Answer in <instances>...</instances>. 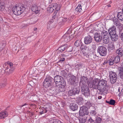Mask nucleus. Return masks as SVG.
Wrapping results in <instances>:
<instances>
[{"mask_svg": "<svg viewBox=\"0 0 123 123\" xmlns=\"http://www.w3.org/2000/svg\"><path fill=\"white\" fill-rule=\"evenodd\" d=\"M72 50V47H69L68 48L67 51L68 52H71Z\"/></svg>", "mask_w": 123, "mask_h": 123, "instance_id": "603ef678", "label": "nucleus"}, {"mask_svg": "<svg viewBox=\"0 0 123 123\" xmlns=\"http://www.w3.org/2000/svg\"><path fill=\"white\" fill-rule=\"evenodd\" d=\"M7 63L8 66L10 67V68H13V65L12 63L10 62H7Z\"/></svg>", "mask_w": 123, "mask_h": 123, "instance_id": "8fccbe9b", "label": "nucleus"}, {"mask_svg": "<svg viewBox=\"0 0 123 123\" xmlns=\"http://www.w3.org/2000/svg\"><path fill=\"white\" fill-rule=\"evenodd\" d=\"M68 93L69 95L70 96L75 95L73 89L72 90H69L68 91Z\"/></svg>", "mask_w": 123, "mask_h": 123, "instance_id": "e433bc0d", "label": "nucleus"}, {"mask_svg": "<svg viewBox=\"0 0 123 123\" xmlns=\"http://www.w3.org/2000/svg\"><path fill=\"white\" fill-rule=\"evenodd\" d=\"M84 43L88 44L92 42V38L89 35L84 37Z\"/></svg>", "mask_w": 123, "mask_h": 123, "instance_id": "4468645a", "label": "nucleus"}, {"mask_svg": "<svg viewBox=\"0 0 123 123\" xmlns=\"http://www.w3.org/2000/svg\"><path fill=\"white\" fill-rule=\"evenodd\" d=\"M110 65H112L114 64V57H111L107 61Z\"/></svg>", "mask_w": 123, "mask_h": 123, "instance_id": "cd10ccee", "label": "nucleus"}, {"mask_svg": "<svg viewBox=\"0 0 123 123\" xmlns=\"http://www.w3.org/2000/svg\"><path fill=\"white\" fill-rule=\"evenodd\" d=\"M99 91L101 92L106 93L107 92V81L104 80H100L99 79Z\"/></svg>", "mask_w": 123, "mask_h": 123, "instance_id": "f03ea898", "label": "nucleus"}, {"mask_svg": "<svg viewBox=\"0 0 123 123\" xmlns=\"http://www.w3.org/2000/svg\"><path fill=\"white\" fill-rule=\"evenodd\" d=\"M6 85V83L5 82H1L0 83V88L5 87Z\"/></svg>", "mask_w": 123, "mask_h": 123, "instance_id": "de8ad7c7", "label": "nucleus"}, {"mask_svg": "<svg viewBox=\"0 0 123 123\" xmlns=\"http://www.w3.org/2000/svg\"><path fill=\"white\" fill-rule=\"evenodd\" d=\"M65 60V58H61L60 59L59 61V62H63Z\"/></svg>", "mask_w": 123, "mask_h": 123, "instance_id": "6e6d98bb", "label": "nucleus"}, {"mask_svg": "<svg viewBox=\"0 0 123 123\" xmlns=\"http://www.w3.org/2000/svg\"><path fill=\"white\" fill-rule=\"evenodd\" d=\"M85 105L86 106L90 108L92 106V104L90 102H87L86 103Z\"/></svg>", "mask_w": 123, "mask_h": 123, "instance_id": "a19ab883", "label": "nucleus"}, {"mask_svg": "<svg viewBox=\"0 0 123 123\" xmlns=\"http://www.w3.org/2000/svg\"><path fill=\"white\" fill-rule=\"evenodd\" d=\"M8 113L6 111L0 112V119L4 118L8 116Z\"/></svg>", "mask_w": 123, "mask_h": 123, "instance_id": "6ab92c4d", "label": "nucleus"}, {"mask_svg": "<svg viewBox=\"0 0 123 123\" xmlns=\"http://www.w3.org/2000/svg\"><path fill=\"white\" fill-rule=\"evenodd\" d=\"M80 49L82 51H86L83 52V54L85 55L88 54V53L90 50L91 49L88 46L85 45L83 44L81 45L80 47Z\"/></svg>", "mask_w": 123, "mask_h": 123, "instance_id": "1a4fd4ad", "label": "nucleus"}, {"mask_svg": "<svg viewBox=\"0 0 123 123\" xmlns=\"http://www.w3.org/2000/svg\"><path fill=\"white\" fill-rule=\"evenodd\" d=\"M14 69L13 68H9V66H7L5 70V72L7 74H10L12 73Z\"/></svg>", "mask_w": 123, "mask_h": 123, "instance_id": "2eb2a0df", "label": "nucleus"}, {"mask_svg": "<svg viewBox=\"0 0 123 123\" xmlns=\"http://www.w3.org/2000/svg\"><path fill=\"white\" fill-rule=\"evenodd\" d=\"M91 114L94 116H95L97 113L96 111L95 110L92 111L90 112Z\"/></svg>", "mask_w": 123, "mask_h": 123, "instance_id": "3c124183", "label": "nucleus"}, {"mask_svg": "<svg viewBox=\"0 0 123 123\" xmlns=\"http://www.w3.org/2000/svg\"><path fill=\"white\" fill-rule=\"evenodd\" d=\"M32 11L37 14L39 13L40 10L38 8L37 6L35 5L31 7Z\"/></svg>", "mask_w": 123, "mask_h": 123, "instance_id": "a211bd4d", "label": "nucleus"}, {"mask_svg": "<svg viewBox=\"0 0 123 123\" xmlns=\"http://www.w3.org/2000/svg\"><path fill=\"white\" fill-rule=\"evenodd\" d=\"M55 15H54V16H53L52 17V19H55Z\"/></svg>", "mask_w": 123, "mask_h": 123, "instance_id": "774afa93", "label": "nucleus"}, {"mask_svg": "<svg viewBox=\"0 0 123 123\" xmlns=\"http://www.w3.org/2000/svg\"><path fill=\"white\" fill-rule=\"evenodd\" d=\"M40 114L41 115L42 114H43L45 113L44 112L43 110L42 111L40 112Z\"/></svg>", "mask_w": 123, "mask_h": 123, "instance_id": "0e129e2a", "label": "nucleus"}, {"mask_svg": "<svg viewBox=\"0 0 123 123\" xmlns=\"http://www.w3.org/2000/svg\"><path fill=\"white\" fill-rule=\"evenodd\" d=\"M67 45H64L59 47L58 50L60 51L61 52H62L67 48Z\"/></svg>", "mask_w": 123, "mask_h": 123, "instance_id": "393cba45", "label": "nucleus"}, {"mask_svg": "<svg viewBox=\"0 0 123 123\" xmlns=\"http://www.w3.org/2000/svg\"><path fill=\"white\" fill-rule=\"evenodd\" d=\"M27 105V103H25V104L21 105V107H23V106H25V105Z\"/></svg>", "mask_w": 123, "mask_h": 123, "instance_id": "e2e57ef3", "label": "nucleus"}, {"mask_svg": "<svg viewBox=\"0 0 123 123\" xmlns=\"http://www.w3.org/2000/svg\"><path fill=\"white\" fill-rule=\"evenodd\" d=\"M116 53L118 56L120 57H122L123 55V48H121L118 49L116 50Z\"/></svg>", "mask_w": 123, "mask_h": 123, "instance_id": "f3484780", "label": "nucleus"}, {"mask_svg": "<svg viewBox=\"0 0 123 123\" xmlns=\"http://www.w3.org/2000/svg\"><path fill=\"white\" fill-rule=\"evenodd\" d=\"M113 21L114 24L116 26L120 25V23L118 19L116 18H114L113 19Z\"/></svg>", "mask_w": 123, "mask_h": 123, "instance_id": "c756f323", "label": "nucleus"}, {"mask_svg": "<svg viewBox=\"0 0 123 123\" xmlns=\"http://www.w3.org/2000/svg\"><path fill=\"white\" fill-rule=\"evenodd\" d=\"M120 57L117 55L116 56L115 58H114V62L116 63H118L120 61Z\"/></svg>", "mask_w": 123, "mask_h": 123, "instance_id": "c9c22d12", "label": "nucleus"}, {"mask_svg": "<svg viewBox=\"0 0 123 123\" xmlns=\"http://www.w3.org/2000/svg\"><path fill=\"white\" fill-rule=\"evenodd\" d=\"M117 16L119 19L123 21V12H119L118 13Z\"/></svg>", "mask_w": 123, "mask_h": 123, "instance_id": "5701e85b", "label": "nucleus"}, {"mask_svg": "<svg viewBox=\"0 0 123 123\" xmlns=\"http://www.w3.org/2000/svg\"><path fill=\"white\" fill-rule=\"evenodd\" d=\"M102 34L103 35V37L109 36L108 31L104 30L102 32Z\"/></svg>", "mask_w": 123, "mask_h": 123, "instance_id": "473e14b6", "label": "nucleus"}, {"mask_svg": "<svg viewBox=\"0 0 123 123\" xmlns=\"http://www.w3.org/2000/svg\"><path fill=\"white\" fill-rule=\"evenodd\" d=\"M82 10V6L80 4H79L75 10V12L76 14H78Z\"/></svg>", "mask_w": 123, "mask_h": 123, "instance_id": "4be33fe9", "label": "nucleus"}, {"mask_svg": "<svg viewBox=\"0 0 123 123\" xmlns=\"http://www.w3.org/2000/svg\"><path fill=\"white\" fill-rule=\"evenodd\" d=\"M118 36L117 34L111 36V40L113 41H116L117 40Z\"/></svg>", "mask_w": 123, "mask_h": 123, "instance_id": "a878e982", "label": "nucleus"}, {"mask_svg": "<svg viewBox=\"0 0 123 123\" xmlns=\"http://www.w3.org/2000/svg\"><path fill=\"white\" fill-rule=\"evenodd\" d=\"M102 97L101 96H99L98 97V98L99 99H100L102 98Z\"/></svg>", "mask_w": 123, "mask_h": 123, "instance_id": "338daca9", "label": "nucleus"}, {"mask_svg": "<svg viewBox=\"0 0 123 123\" xmlns=\"http://www.w3.org/2000/svg\"><path fill=\"white\" fill-rule=\"evenodd\" d=\"M25 9V8L23 6H15L13 7L12 11L14 14L18 15L23 13Z\"/></svg>", "mask_w": 123, "mask_h": 123, "instance_id": "7ed1b4c3", "label": "nucleus"}, {"mask_svg": "<svg viewBox=\"0 0 123 123\" xmlns=\"http://www.w3.org/2000/svg\"><path fill=\"white\" fill-rule=\"evenodd\" d=\"M73 90L75 95L76 94L78 93L80 91V90L79 88H73Z\"/></svg>", "mask_w": 123, "mask_h": 123, "instance_id": "ea45409f", "label": "nucleus"}, {"mask_svg": "<svg viewBox=\"0 0 123 123\" xmlns=\"http://www.w3.org/2000/svg\"><path fill=\"white\" fill-rule=\"evenodd\" d=\"M98 52L101 56H105L107 54V49L106 48L103 46H99L97 49Z\"/></svg>", "mask_w": 123, "mask_h": 123, "instance_id": "39448f33", "label": "nucleus"}, {"mask_svg": "<svg viewBox=\"0 0 123 123\" xmlns=\"http://www.w3.org/2000/svg\"><path fill=\"white\" fill-rule=\"evenodd\" d=\"M37 19L36 21H35L34 22H33L31 23L32 24H34L35 23L37 22Z\"/></svg>", "mask_w": 123, "mask_h": 123, "instance_id": "69168bd1", "label": "nucleus"}, {"mask_svg": "<svg viewBox=\"0 0 123 123\" xmlns=\"http://www.w3.org/2000/svg\"><path fill=\"white\" fill-rule=\"evenodd\" d=\"M52 123H59V120L58 119H53L52 120Z\"/></svg>", "mask_w": 123, "mask_h": 123, "instance_id": "09e8293b", "label": "nucleus"}, {"mask_svg": "<svg viewBox=\"0 0 123 123\" xmlns=\"http://www.w3.org/2000/svg\"><path fill=\"white\" fill-rule=\"evenodd\" d=\"M5 4L2 0H0V10H2L5 8Z\"/></svg>", "mask_w": 123, "mask_h": 123, "instance_id": "72a5a7b5", "label": "nucleus"}, {"mask_svg": "<svg viewBox=\"0 0 123 123\" xmlns=\"http://www.w3.org/2000/svg\"><path fill=\"white\" fill-rule=\"evenodd\" d=\"M86 118L82 117L79 118L80 122L81 123H85L86 121Z\"/></svg>", "mask_w": 123, "mask_h": 123, "instance_id": "f704fd0d", "label": "nucleus"}, {"mask_svg": "<svg viewBox=\"0 0 123 123\" xmlns=\"http://www.w3.org/2000/svg\"><path fill=\"white\" fill-rule=\"evenodd\" d=\"M74 16L72 15L71 16L69 17L68 18H64L63 19V20L64 21L66 22L67 21L69 23H70L72 21L74 18Z\"/></svg>", "mask_w": 123, "mask_h": 123, "instance_id": "412c9836", "label": "nucleus"}, {"mask_svg": "<svg viewBox=\"0 0 123 123\" xmlns=\"http://www.w3.org/2000/svg\"><path fill=\"white\" fill-rule=\"evenodd\" d=\"M114 48H115V47H114V45H111L110 46V49H114Z\"/></svg>", "mask_w": 123, "mask_h": 123, "instance_id": "4d7b16f0", "label": "nucleus"}, {"mask_svg": "<svg viewBox=\"0 0 123 123\" xmlns=\"http://www.w3.org/2000/svg\"><path fill=\"white\" fill-rule=\"evenodd\" d=\"M31 97L34 101H37L38 100V98L37 95H34L31 96Z\"/></svg>", "mask_w": 123, "mask_h": 123, "instance_id": "58836bf2", "label": "nucleus"}, {"mask_svg": "<svg viewBox=\"0 0 123 123\" xmlns=\"http://www.w3.org/2000/svg\"><path fill=\"white\" fill-rule=\"evenodd\" d=\"M61 55L62 57L66 56H67L66 54H61Z\"/></svg>", "mask_w": 123, "mask_h": 123, "instance_id": "052dcab7", "label": "nucleus"}, {"mask_svg": "<svg viewBox=\"0 0 123 123\" xmlns=\"http://www.w3.org/2000/svg\"><path fill=\"white\" fill-rule=\"evenodd\" d=\"M69 79L70 83L72 85H73L75 83L76 80V78L75 76L74 75H71Z\"/></svg>", "mask_w": 123, "mask_h": 123, "instance_id": "dca6fc26", "label": "nucleus"}, {"mask_svg": "<svg viewBox=\"0 0 123 123\" xmlns=\"http://www.w3.org/2000/svg\"><path fill=\"white\" fill-rule=\"evenodd\" d=\"M121 40L123 42V32L121 34Z\"/></svg>", "mask_w": 123, "mask_h": 123, "instance_id": "13d9d810", "label": "nucleus"}, {"mask_svg": "<svg viewBox=\"0 0 123 123\" xmlns=\"http://www.w3.org/2000/svg\"><path fill=\"white\" fill-rule=\"evenodd\" d=\"M116 31H108L109 34H110V36H112L113 35H115L117 34L116 33Z\"/></svg>", "mask_w": 123, "mask_h": 123, "instance_id": "a18cd8bd", "label": "nucleus"}, {"mask_svg": "<svg viewBox=\"0 0 123 123\" xmlns=\"http://www.w3.org/2000/svg\"><path fill=\"white\" fill-rule=\"evenodd\" d=\"M116 29L115 26L114 25H113L111 27H110L108 30V31H116Z\"/></svg>", "mask_w": 123, "mask_h": 123, "instance_id": "4c0bfd02", "label": "nucleus"}, {"mask_svg": "<svg viewBox=\"0 0 123 123\" xmlns=\"http://www.w3.org/2000/svg\"><path fill=\"white\" fill-rule=\"evenodd\" d=\"M74 45L78 47L80 45H81L82 42L81 40H77L74 43Z\"/></svg>", "mask_w": 123, "mask_h": 123, "instance_id": "c85d7f7f", "label": "nucleus"}, {"mask_svg": "<svg viewBox=\"0 0 123 123\" xmlns=\"http://www.w3.org/2000/svg\"><path fill=\"white\" fill-rule=\"evenodd\" d=\"M44 113H46L47 112V110L46 109H44L43 110Z\"/></svg>", "mask_w": 123, "mask_h": 123, "instance_id": "680f3d73", "label": "nucleus"}, {"mask_svg": "<svg viewBox=\"0 0 123 123\" xmlns=\"http://www.w3.org/2000/svg\"><path fill=\"white\" fill-rule=\"evenodd\" d=\"M73 37V36L71 33L66 32L62 37V39H64V41L67 42L69 41Z\"/></svg>", "mask_w": 123, "mask_h": 123, "instance_id": "6e6552de", "label": "nucleus"}, {"mask_svg": "<svg viewBox=\"0 0 123 123\" xmlns=\"http://www.w3.org/2000/svg\"><path fill=\"white\" fill-rule=\"evenodd\" d=\"M88 109L86 107L83 106L80 108L79 111L80 116H83L85 115H87L89 114Z\"/></svg>", "mask_w": 123, "mask_h": 123, "instance_id": "423d86ee", "label": "nucleus"}, {"mask_svg": "<svg viewBox=\"0 0 123 123\" xmlns=\"http://www.w3.org/2000/svg\"><path fill=\"white\" fill-rule=\"evenodd\" d=\"M53 81V79L52 78L49 76H47L44 79L43 83V86L46 88L52 85Z\"/></svg>", "mask_w": 123, "mask_h": 123, "instance_id": "20e7f679", "label": "nucleus"}, {"mask_svg": "<svg viewBox=\"0 0 123 123\" xmlns=\"http://www.w3.org/2000/svg\"><path fill=\"white\" fill-rule=\"evenodd\" d=\"M93 31H90L89 33V35L90 36H91L92 37V36L93 35Z\"/></svg>", "mask_w": 123, "mask_h": 123, "instance_id": "5fc2aeb1", "label": "nucleus"}, {"mask_svg": "<svg viewBox=\"0 0 123 123\" xmlns=\"http://www.w3.org/2000/svg\"><path fill=\"white\" fill-rule=\"evenodd\" d=\"M60 7V6L59 5H58L56 3L52 4L49 6L47 9L51 13L53 12L55 9L57 11H59Z\"/></svg>", "mask_w": 123, "mask_h": 123, "instance_id": "0eeeda50", "label": "nucleus"}, {"mask_svg": "<svg viewBox=\"0 0 123 123\" xmlns=\"http://www.w3.org/2000/svg\"><path fill=\"white\" fill-rule=\"evenodd\" d=\"M88 122H90V123H91L93 122L94 120L92 119V118L91 117H90V119L88 120Z\"/></svg>", "mask_w": 123, "mask_h": 123, "instance_id": "864d4df0", "label": "nucleus"}, {"mask_svg": "<svg viewBox=\"0 0 123 123\" xmlns=\"http://www.w3.org/2000/svg\"><path fill=\"white\" fill-rule=\"evenodd\" d=\"M109 76L110 78H112L117 76V75L115 72L111 71L109 72Z\"/></svg>", "mask_w": 123, "mask_h": 123, "instance_id": "2f4dec72", "label": "nucleus"}, {"mask_svg": "<svg viewBox=\"0 0 123 123\" xmlns=\"http://www.w3.org/2000/svg\"><path fill=\"white\" fill-rule=\"evenodd\" d=\"M118 95L119 97L123 95V92H121L120 89H118Z\"/></svg>", "mask_w": 123, "mask_h": 123, "instance_id": "49530a36", "label": "nucleus"}, {"mask_svg": "<svg viewBox=\"0 0 123 123\" xmlns=\"http://www.w3.org/2000/svg\"><path fill=\"white\" fill-rule=\"evenodd\" d=\"M54 81L56 86H58L61 92H63L65 90L66 82L62 77L59 75H57L55 77Z\"/></svg>", "mask_w": 123, "mask_h": 123, "instance_id": "f257e3e1", "label": "nucleus"}, {"mask_svg": "<svg viewBox=\"0 0 123 123\" xmlns=\"http://www.w3.org/2000/svg\"><path fill=\"white\" fill-rule=\"evenodd\" d=\"M94 38L95 41L97 42H101L102 39L101 35L100 33L98 32H96L95 34Z\"/></svg>", "mask_w": 123, "mask_h": 123, "instance_id": "f8f14e48", "label": "nucleus"}, {"mask_svg": "<svg viewBox=\"0 0 123 123\" xmlns=\"http://www.w3.org/2000/svg\"><path fill=\"white\" fill-rule=\"evenodd\" d=\"M75 67L76 69L77 70H79L82 68V66L80 64L77 65Z\"/></svg>", "mask_w": 123, "mask_h": 123, "instance_id": "79ce46f5", "label": "nucleus"}, {"mask_svg": "<svg viewBox=\"0 0 123 123\" xmlns=\"http://www.w3.org/2000/svg\"><path fill=\"white\" fill-rule=\"evenodd\" d=\"M103 43L105 44H107L109 42L110 38L109 36L103 37Z\"/></svg>", "mask_w": 123, "mask_h": 123, "instance_id": "b1692460", "label": "nucleus"}, {"mask_svg": "<svg viewBox=\"0 0 123 123\" xmlns=\"http://www.w3.org/2000/svg\"><path fill=\"white\" fill-rule=\"evenodd\" d=\"M83 86L81 87V92L86 97H88L90 95L89 90L87 86L85 87Z\"/></svg>", "mask_w": 123, "mask_h": 123, "instance_id": "9b49d317", "label": "nucleus"}, {"mask_svg": "<svg viewBox=\"0 0 123 123\" xmlns=\"http://www.w3.org/2000/svg\"><path fill=\"white\" fill-rule=\"evenodd\" d=\"M0 52L1 51V50L2 49V44H0Z\"/></svg>", "mask_w": 123, "mask_h": 123, "instance_id": "bf43d9fd", "label": "nucleus"}, {"mask_svg": "<svg viewBox=\"0 0 123 123\" xmlns=\"http://www.w3.org/2000/svg\"><path fill=\"white\" fill-rule=\"evenodd\" d=\"M116 103L115 100H114L111 99L110 100V105H114Z\"/></svg>", "mask_w": 123, "mask_h": 123, "instance_id": "c03bdc74", "label": "nucleus"}, {"mask_svg": "<svg viewBox=\"0 0 123 123\" xmlns=\"http://www.w3.org/2000/svg\"><path fill=\"white\" fill-rule=\"evenodd\" d=\"M99 79L96 78L94 79L92 82V87L95 89H98L99 90Z\"/></svg>", "mask_w": 123, "mask_h": 123, "instance_id": "9d476101", "label": "nucleus"}, {"mask_svg": "<svg viewBox=\"0 0 123 123\" xmlns=\"http://www.w3.org/2000/svg\"><path fill=\"white\" fill-rule=\"evenodd\" d=\"M70 108L73 111L77 110L78 108V106L75 103L71 104L70 105Z\"/></svg>", "mask_w": 123, "mask_h": 123, "instance_id": "aec40b11", "label": "nucleus"}, {"mask_svg": "<svg viewBox=\"0 0 123 123\" xmlns=\"http://www.w3.org/2000/svg\"><path fill=\"white\" fill-rule=\"evenodd\" d=\"M110 81L112 84H114L116 81L117 79V77H114L110 78Z\"/></svg>", "mask_w": 123, "mask_h": 123, "instance_id": "7c9ffc66", "label": "nucleus"}, {"mask_svg": "<svg viewBox=\"0 0 123 123\" xmlns=\"http://www.w3.org/2000/svg\"><path fill=\"white\" fill-rule=\"evenodd\" d=\"M83 99L82 97H79L77 98V102L78 104L81 105L83 103Z\"/></svg>", "mask_w": 123, "mask_h": 123, "instance_id": "bb28decb", "label": "nucleus"}, {"mask_svg": "<svg viewBox=\"0 0 123 123\" xmlns=\"http://www.w3.org/2000/svg\"><path fill=\"white\" fill-rule=\"evenodd\" d=\"M88 79L87 77L83 76L81 77V80L80 82V84L81 87L85 86V84L88 80Z\"/></svg>", "mask_w": 123, "mask_h": 123, "instance_id": "ddd939ff", "label": "nucleus"}, {"mask_svg": "<svg viewBox=\"0 0 123 123\" xmlns=\"http://www.w3.org/2000/svg\"><path fill=\"white\" fill-rule=\"evenodd\" d=\"M96 122L97 123H100L101 122L102 119L101 118L98 117L96 118Z\"/></svg>", "mask_w": 123, "mask_h": 123, "instance_id": "37998d69", "label": "nucleus"}]
</instances>
